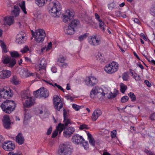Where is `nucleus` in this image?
I'll list each match as a JSON object with an SVG mask.
<instances>
[{
  "label": "nucleus",
  "mask_w": 155,
  "mask_h": 155,
  "mask_svg": "<svg viewBox=\"0 0 155 155\" xmlns=\"http://www.w3.org/2000/svg\"><path fill=\"white\" fill-rule=\"evenodd\" d=\"M11 56L12 58L9 57H4L2 58V61L3 64H9L8 66L11 68L13 67L16 64V61L14 58L19 57L20 55L15 51L11 52L10 53Z\"/></svg>",
  "instance_id": "nucleus-1"
},
{
  "label": "nucleus",
  "mask_w": 155,
  "mask_h": 155,
  "mask_svg": "<svg viewBox=\"0 0 155 155\" xmlns=\"http://www.w3.org/2000/svg\"><path fill=\"white\" fill-rule=\"evenodd\" d=\"M16 104L13 101L6 100L1 105L3 111L6 113L10 114L15 109Z\"/></svg>",
  "instance_id": "nucleus-2"
},
{
  "label": "nucleus",
  "mask_w": 155,
  "mask_h": 155,
  "mask_svg": "<svg viewBox=\"0 0 155 155\" xmlns=\"http://www.w3.org/2000/svg\"><path fill=\"white\" fill-rule=\"evenodd\" d=\"M72 150V147L69 144H63L59 146L58 153V155H71Z\"/></svg>",
  "instance_id": "nucleus-3"
},
{
  "label": "nucleus",
  "mask_w": 155,
  "mask_h": 155,
  "mask_svg": "<svg viewBox=\"0 0 155 155\" xmlns=\"http://www.w3.org/2000/svg\"><path fill=\"white\" fill-rule=\"evenodd\" d=\"M32 35L35 37V39L36 41L38 43L42 42L44 41V39L46 36V34L45 31L41 29H39L36 30L35 32H34L33 31Z\"/></svg>",
  "instance_id": "nucleus-4"
},
{
  "label": "nucleus",
  "mask_w": 155,
  "mask_h": 155,
  "mask_svg": "<svg viewBox=\"0 0 155 155\" xmlns=\"http://www.w3.org/2000/svg\"><path fill=\"white\" fill-rule=\"evenodd\" d=\"M34 95L35 97L40 98L41 97L45 98L47 97L49 95L48 91L44 87H41L34 92Z\"/></svg>",
  "instance_id": "nucleus-5"
},
{
  "label": "nucleus",
  "mask_w": 155,
  "mask_h": 155,
  "mask_svg": "<svg viewBox=\"0 0 155 155\" xmlns=\"http://www.w3.org/2000/svg\"><path fill=\"white\" fill-rule=\"evenodd\" d=\"M118 68V66L117 63L113 61L111 63L106 66L104 68V70L107 73L112 74L117 71Z\"/></svg>",
  "instance_id": "nucleus-6"
},
{
  "label": "nucleus",
  "mask_w": 155,
  "mask_h": 155,
  "mask_svg": "<svg viewBox=\"0 0 155 155\" xmlns=\"http://www.w3.org/2000/svg\"><path fill=\"white\" fill-rule=\"evenodd\" d=\"M50 5H51L52 7L49 10V12L53 13L56 16H58L59 15V13H61L60 11H61V7L60 3L58 2H56L51 3Z\"/></svg>",
  "instance_id": "nucleus-7"
},
{
  "label": "nucleus",
  "mask_w": 155,
  "mask_h": 155,
  "mask_svg": "<svg viewBox=\"0 0 155 155\" xmlns=\"http://www.w3.org/2000/svg\"><path fill=\"white\" fill-rule=\"evenodd\" d=\"M19 74L22 78H25L30 76H36V73H31L28 70L25 68H20L18 70Z\"/></svg>",
  "instance_id": "nucleus-8"
},
{
  "label": "nucleus",
  "mask_w": 155,
  "mask_h": 155,
  "mask_svg": "<svg viewBox=\"0 0 155 155\" xmlns=\"http://www.w3.org/2000/svg\"><path fill=\"white\" fill-rule=\"evenodd\" d=\"M88 42L93 46H96L100 45L101 42V38L97 35H93L89 39Z\"/></svg>",
  "instance_id": "nucleus-9"
},
{
  "label": "nucleus",
  "mask_w": 155,
  "mask_h": 155,
  "mask_svg": "<svg viewBox=\"0 0 155 155\" xmlns=\"http://www.w3.org/2000/svg\"><path fill=\"white\" fill-rule=\"evenodd\" d=\"M54 104V108L58 111L63 107V104L61 99L57 95H55L53 97Z\"/></svg>",
  "instance_id": "nucleus-10"
},
{
  "label": "nucleus",
  "mask_w": 155,
  "mask_h": 155,
  "mask_svg": "<svg viewBox=\"0 0 155 155\" xmlns=\"http://www.w3.org/2000/svg\"><path fill=\"white\" fill-rule=\"evenodd\" d=\"M2 147L5 150L11 151L13 150L15 148V146L14 143L11 141H7L4 142V144H2Z\"/></svg>",
  "instance_id": "nucleus-11"
},
{
  "label": "nucleus",
  "mask_w": 155,
  "mask_h": 155,
  "mask_svg": "<svg viewBox=\"0 0 155 155\" xmlns=\"http://www.w3.org/2000/svg\"><path fill=\"white\" fill-rule=\"evenodd\" d=\"M64 135L65 137L69 138L73 134L75 131V129L74 127H64L63 129Z\"/></svg>",
  "instance_id": "nucleus-12"
},
{
  "label": "nucleus",
  "mask_w": 155,
  "mask_h": 155,
  "mask_svg": "<svg viewBox=\"0 0 155 155\" xmlns=\"http://www.w3.org/2000/svg\"><path fill=\"white\" fill-rule=\"evenodd\" d=\"M0 94L1 99H8L12 96V94L8 91L4 89L0 88Z\"/></svg>",
  "instance_id": "nucleus-13"
},
{
  "label": "nucleus",
  "mask_w": 155,
  "mask_h": 155,
  "mask_svg": "<svg viewBox=\"0 0 155 155\" xmlns=\"http://www.w3.org/2000/svg\"><path fill=\"white\" fill-rule=\"evenodd\" d=\"M64 124L60 123L57 127V130H61V132H61L63 130L65 127L67 126L68 125H71V122L70 120L68 119V117L65 119L64 118Z\"/></svg>",
  "instance_id": "nucleus-14"
},
{
  "label": "nucleus",
  "mask_w": 155,
  "mask_h": 155,
  "mask_svg": "<svg viewBox=\"0 0 155 155\" xmlns=\"http://www.w3.org/2000/svg\"><path fill=\"white\" fill-rule=\"evenodd\" d=\"M2 121L3 125L5 128L9 129L11 128V120L9 116L5 115L3 117Z\"/></svg>",
  "instance_id": "nucleus-15"
},
{
  "label": "nucleus",
  "mask_w": 155,
  "mask_h": 155,
  "mask_svg": "<svg viewBox=\"0 0 155 155\" xmlns=\"http://www.w3.org/2000/svg\"><path fill=\"white\" fill-rule=\"evenodd\" d=\"M84 139L83 137L78 134H74L72 136V141L77 144H81V143L84 140Z\"/></svg>",
  "instance_id": "nucleus-16"
},
{
  "label": "nucleus",
  "mask_w": 155,
  "mask_h": 155,
  "mask_svg": "<svg viewBox=\"0 0 155 155\" xmlns=\"http://www.w3.org/2000/svg\"><path fill=\"white\" fill-rule=\"evenodd\" d=\"M73 13L68 10L63 16V21L65 23H68L73 18Z\"/></svg>",
  "instance_id": "nucleus-17"
},
{
  "label": "nucleus",
  "mask_w": 155,
  "mask_h": 155,
  "mask_svg": "<svg viewBox=\"0 0 155 155\" xmlns=\"http://www.w3.org/2000/svg\"><path fill=\"white\" fill-rule=\"evenodd\" d=\"M97 83V79L93 77H88L86 81V84L88 86H93Z\"/></svg>",
  "instance_id": "nucleus-18"
},
{
  "label": "nucleus",
  "mask_w": 155,
  "mask_h": 155,
  "mask_svg": "<svg viewBox=\"0 0 155 155\" xmlns=\"http://www.w3.org/2000/svg\"><path fill=\"white\" fill-rule=\"evenodd\" d=\"M102 111L99 109H97L93 112L91 117L92 120L93 121H95L101 115Z\"/></svg>",
  "instance_id": "nucleus-19"
},
{
  "label": "nucleus",
  "mask_w": 155,
  "mask_h": 155,
  "mask_svg": "<svg viewBox=\"0 0 155 155\" xmlns=\"http://www.w3.org/2000/svg\"><path fill=\"white\" fill-rule=\"evenodd\" d=\"M11 74V72L10 71L4 70L0 71V78H8L10 76Z\"/></svg>",
  "instance_id": "nucleus-20"
},
{
  "label": "nucleus",
  "mask_w": 155,
  "mask_h": 155,
  "mask_svg": "<svg viewBox=\"0 0 155 155\" xmlns=\"http://www.w3.org/2000/svg\"><path fill=\"white\" fill-rule=\"evenodd\" d=\"M14 17L13 16L6 17L4 19V24L5 25L10 26L14 22Z\"/></svg>",
  "instance_id": "nucleus-21"
},
{
  "label": "nucleus",
  "mask_w": 155,
  "mask_h": 155,
  "mask_svg": "<svg viewBox=\"0 0 155 155\" xmlns=\"http://www.w3.org/2000/svg\"><path fill=\"white\" fill-rule=\"evenodd\" d=\"M25 41V36L23 33L18 34L17 35L16 37V43L19 44H21L24 43Z\"/></svg>",
  "instance_id": "nucleus-22"
},
{
  "label": "nucleus",
  "mask_w": 155,
  "mask_h": 155,
  "mask_svg": "<svg viewBox=\"0 0 155 155\" xmlns=\"http://www.w3.org/2000/svg\"><path fill=\"white\" fill-rule=\"evenodd\" d=\"M102 91V92L98 91L96 90L92 89L90 92V97L92 98H94L95 95L97 94L100 93L101 94V95L103 97L104 96L106 93L104 92L103 91L102 89H101Z\"/></svg>",
  "instance_id": "nucleus-23"
},
{
  "label": "nucleus",
  "mask_w": 155,
  "mask_h": 155,
  "mask_svg": "<svg viewBox=\"0 0 155 155\" xmlns=\"http://www.w3.org/2000/svg\"><path fill=\"white\" fill-rule=\"evenodd\" d=\"M16 141L19 145H21L24 143L25 139L22 134L19 133L16 137Z\"/></svg>",
  "instance_id": "nucleus-24"
},
{
  "label": "nucleus",
  "mask_w": 155,
  "mask_h": 155,
  "mask_svg": "<svg viewBox=\"0 0 155 155\" xmlns=\"http://www.w3.org/2000/svg\"><path fill=\"white\" fill-rule=\"evenodd\" d=\"M33 104V100L31 97L28 98L25 100V102L23 104L26 107H28L32 106Z\"/></svg>",
  "instance_id": "nucleus-25"
},
{
  "label": "nucleus",
  "mask_w": 155,
  "mask_h": 155,
  "mask_svg": "<svg viewBox=\"0 0 155 155\" xmlns=\"http://www.w3.org/2000/svg\"><path fill=\"white\" fill-rule=\"evenodd\" d=\"M80 22L77 19L72 20L69 24V27H72L75 29L77 26L79 25Z\"/></svg>",
  "instance_id": "nucleus-26"
},
{
  "label": "nucleus",
  "mask_w": 155,
  "mask_h": 155,
  "mask_svg": "<svg viewBox=\"0 0 155 155\" xmlns=\"http://www.w3.org/2000/svg\"><path fill=\"white\" fill-rule=\"evenodd\" d=\"M65 33L68 35L73 34L75 32V30L74 28L71 27L70 28L69 25L67 28L64 30Z\"/></svg>",
  "instance_id": "nucleus-27"
},
{
  "label": "nucleus",
  "mask_w": 155,
  "mask_h": 155,
  "mask_svg": "<svg viewBox=\"0 0 155 155\" xmlns=\"http://www.w3.org/2000/svg\"><path fill=\"white\" fill-rule=\"evenodd\" d=\"M87 135L89 143L92 146H94L95 145V141L92 137V135L89 132H88Z\"/></svg>",
  "instance_id": "nucleus-28"
},
{
  "label": "nucleus",
  "mask_w": 155,
  "mask_h": 155,
  "mask_svg": "<svg viewBox=\"0 0 155 155\" xmlns=\"http://www.w3.org/2000/svg\"><path fill=\"white\" fill-rule=\"evenodd\" d=\"M47 0H35V3L39 7L44 6L47 3Z\"/></svg>",
  "instance_id": "nucleus-29"
},
{
  "label": "nucleus",
  "mask_w": 155,
  "mask_h": 155,
  "mask_svg": "<svg viewBox=\"0 0 155 155\" xmlns=\"http://www.w3.org/2000/svg\"><path fill=\"white\" fill-rule=\"evenodd\" d=\"M21 98L22 101L24 100L27 99L30 97H29V94L26 91H23L21 93Z\"/></svg>",
  "instance_id": "nucleus-30"
},
{
  "label": "nucleus",
  "mask_w": 155,
  "mask_h": 155,
  "mask_svg": "<svg viewBox=\"0 0 155 155\" xmlns=\"http://www.w3.org/2000/svg\"><path fill=\"white\" fill-rule=\"evenodd\" d=\"M39 67L42 69H45L46 67V62L45 59L42 58L40 61L39 64Z\"/></svg>",
  "instance_id": "nucleus-31"
},
{
  "label": "nucleus",
  "mask_w": 155,
  "mask_h": 155,
  "mask_svg": "<svg viewBox=\"0 0 155 155\" xmlns=\"http://www.w3.org/2000/svg\"><path fill=\"white\" fill-rule=\"evenodd\" d=\"M11 82L15 85H17L18 84V80L17 77L15 76H13L11 78Z\"/></svg>",
  "instance_id": "nucleus-32"
},
{
  "label": "nucleus",
  "mask_w": 155,
  "mask_h": 155,
  "mask_svg": "<svg viewBox=\"0 0 155 155\" xmlns=\"http://www.w3.org/2000/svg\"><path fill=\"white\" fill-rule=\"evenodd\" d=\"M19 6L24 13L25 14H27L25 6V1H22L21 3H20Z\"/></svg>",
  "instance_id": "nucleus-33"
},
{
  "label": "nucleus",
  "mask_w": 155,
  "mask_h": 155,
  "mask_svg": "<svg viewBox=\"0 0 155 155\" xmlns=\"http://www.w3.org/2000/svg\"><path fill=\"white\" fill-rule=\"evenodd\" d=\"M99 26L100 28L101 29L102 31H104L105 30V27L106 26L104 22L101 20L99 21Z\"/></svg>",
  "instance_id": "nucleus-34"
},
{
  "label": "nucleus",
  "mask_w": 155,
  "mask_h": 155,
  "mask_svg": "<svg viewBox=\"0 0 155 155\" xmlns=\"http://www.w3.org/2000/svg\"><path fill=\"white\" fill-rule=\"evenodd\" d=\"M0 43L1 44V46L3 50L5 53H6L7 52V51L6 47V45H5V43L3 41H1L0 42Z\"/></svg>",
  "instance_id": "nucleus-35"
},
{
  "label": "nucleus",
  "mask_w": 155,
  "mask_h": 155,
  "mask_svg": "<svg viewBox=\"0 0 155 155\" xmlns=\"http://www.w3.org/2000/svg\"><path fill=\"white\" fill-rule=\"evenodd\" d=\"M128 96L131 99L132 101L134 102L136 101V98L133 92H130L128 94Z\"/></svg>",
  "instance_id": "nucleus-36"
},
{
  "label": "nucleus",
  "mask_w": 155,
  "mask_h": 155,
  "mask_svg": "<svg viewBox=\"0 0 155 155\" xmlns=\"http://www.w3.org/2000/svg\"><path fill=\"white\" fill-rule=\"evenodd\" d=\"M81 144L83 145V146L86 150H87L89 147L87 141H85L84 139L82 143H81Z\"/></svg>",
  "instance_id": "nucleus-37"
},
{
  "label": "nucleus",
  "mask_w": 155,
  "mask_h": 155,
  "mask_svg": "<svg viewBox=\"0 0 155 155\" xmlns=\"http://www.w3.org/2000/svg\"><path fill=\"white\" fill-rule=\"evenodd\" d=\"M120 91L122 93H124L127 89V87L126 85L123 84H121L120 86Z\"/></svg>",
  "instance_id": "nucleus-38"
},
{
  "label": "nucleus",
  "mask_w": 155,
  "mask_h": 155,
  "mask_svg": "<svg viewBox=\"0 0 155 155\" xmlns=\"http://www.w3.org/2000/svg\"><path fill=\"white\" fill-rule=\"evenodd\" d=\"M65 60V58L62 55H60L58 58L57 61L60 63H64V61Z\"/></svg>",
  "instance_id": "nucleus-39"
},
{
  "label": "nucleus",
  "mask_w": 155,
  "mask_h": 155,
  "mask_svg": "<svg viewBox=\"0 0 155 155\" xmlns=\"http://www.w3.org/2000/svg\"><path fill=\"white\" fill-rule=\"evenodd\" d=\"M87 37V34H84L83 35L80 36L78 38V40L80 41H81L84 39L86 38Z\"/></svg>",
  "instance_id": "nucleus-40"
},
{
  "label": "nucleus",
  "mask_w": 155,
  "mask_h": 155,
  "mask_svg": "<svg viewBox=\"0 0 155 155\" xmlns=\"http://www.w3.org/2000/svg\"><path fill=\"white\" fill-rule=\"evenodd\" d=\"M58 131H59V134H60L61 133V132H61L60 130H57L56 129V130L54 131L53 132L51 137L53 138H55L57 136Z\"/></svg>",
  "instance_id": "nucleus-41"
},
{
  "label": "nucleus",
  "mask_w": 155,
  "mask_h": 155,
  "mask_svg": "<svg viewBox=\"0 0 155 155\" xmlns=\"http://www.w3.org/2000/svg\"><path fill=\"white\" fill-rule=\"evenodd\" d=\"M128 97L127 96L123 97L121 99V101L123 103H124L127 102L129 99Z\"/></svg>",
  "instance_id": "nucleus-42"
},
{
  "label": "nucleus",
  "mask_w": 155,
  "mask_h": 155,
  "mask_svg": "<svg viewBox=\"0 0 155 155\" xmlns=\"http://www.w3.org/2000/svg\"><path fill=\"white\" fill-rule=\"evenodd\" d=\"M19 11L17 10H13L12 12V14L15 17H16L19 15Z\"/></svg>",
  "instance_id": "nucleus-43"
},
{
  "label": "nucleus",
  "mask_w": 155,
  "mask_h": 155,
  "mask_svg": "<svg viewBox=\"0 0 155 155\" xmlns=\"http://www.w3.org/2000/svg\"><path fill=\"white\" fill-rule=\"evenodd\" d=\"M115 6V4L111 3L108 4V7L110 10H112Z\"/></svg>",
  "instance_id": "nucleus-44"
},
{
  "label": "nucleus",
  "mask_w": 155,
  "mask_h": 155,
  "mask_svg": "<svg viewBox=\"0 0 155 155\" xmlns=\"http://www.w3.org/2000/svg\"><path fill=\"white\" fill-rule=\"evenodd\" d=\"M128 75L126 73H124L122 75V78L124 81H127L128 78Z\"/></svg>",
  "instance_id": "nucleus-45"
},
{
  "label": "nucleus",
  "mask_w": 155,
  "mask_h": 155,
  "mask_svg": "<svg viewBox=\"0 0 155 155\" xmlns=\"http://www.w3.org/2000/svg\"><path fill=\"white\" fill-rule=\"evenodd\" d=\"M31 118V116L28 113H26L25 114L24 120H27Z\"/></svg>",
  "instance_id": "nucleus-46"
},
{
  "label": "nucleus",
  "mask_w": 155,
  "mask_h": 155,
  "mask_svg": "<svg viewBox=\"0 0 155 155\" xmlns=\"http://www.w3.org/2000/svg\"><path fill=\"white\" fill-rule=\"evenodd\" d=\"M53 86L54 87H56L59 89L61 90L63 92H64V89L61 86L58 84L56 83H54Z\"/></svg>",
  "instance_id": "nucleus-47"
},
{
  "label": "nucleus",
  "mask_w": 155,
  "mask_h": 155,
  "mask_svg": "<svg viewBox=\"0 0 155 155\" xmlns=\"http://www.w3.org/2000/svg\"><path fill=\"white\" fill-rule=\"evenodd\" d=\"M72 107L76 111H78L80 109V106L75 104H73L72 105Z\"/></svg>",
  "instance_id": "nucleus-48"
},
{
  "label": "nucleus",
  "mask_w": 155,
  "mask_h": 155,
  "mask_svg": "<svg viewBox=\"0 0 155 155\" xmlns=\"http://www.w3.org/2000/svg\"><path fill=\"white\" fill-rule=\"evenodd\" d=\"M87 126L85 124H83L81 125L79 127V129L81 130H83L84 129H87L88 128L87 127Z\"/></svg>",
  "instance_id": "nucleus-49"
},
{
  "label": "nucleus",
  "mask_w": 155,
  "mask_h": 155,
  "mask_svg": "<svg viewBox=\"0 0 155 155\" xmlns=\"http://www.w3.org/2000/svg\"><path fill=\"white\" fill-rule=\"evenodd\" d=\"M29 50V48L28 46H25L23 49L21 50V52L22 53H26L27 51Z\"/></svg>",
  "instance_id": "nucleus-50"
},
{
  "label": "nucleus",
  "mask_w": 155,
  "mask_h": 155,
  "mask_svg": "<svg viewBox=\"0 0 155 155\" xmlns=\"http://www.w3.org/2000/svg\"><path fill=\"white\" fill-rule=\"evenodd\" d=\"M116 130H114L111 132V136L112 138H114L116 137Z\"/></svg>",
  "instance_id": "nucleus-51"
},
{
  "label": "nucleus",
  "mask_w": 155,
  "mask_h": 155,
  "mask_svg": "<svg viewBox=\"0 0 155 155\" xmlns=\"http://www.w3.org/2000/svg\"><path fill=\"white\" fill-rule=\"evenodd\" d=\"M4 140L5 139L2 136L0 135V146H2V144H4Z\"/></svg>",
  "instance_id": "nucleus-52"
},
{
  "label": "nucleus",
  "mask_w": 155,
  "mask_h": 155,
  "mask_svg": "<svg viewBox=\"0 0 155 155\" xmlns=\"http://www.w3.org/2000/svg\"><path fill=\"white\" fill-rule=\"evenodd\" d=\"M111 94H110V98H113L115 97L117 95V93L116 92H114L113 93L112 92L110 93Z\"/></svg>",
  "instance_id": "nucleus-53"
},
{
  "label": "nucleus",
  "mask_w": 155,
  "mask_h": 155,
  "mask_svg": "<svg viewBox=\"0 0 155 155\" xmlns=\"http://www.w3.org/2000/svg\"><path fill=\"white\" fill-rule=\"evenodd\" d=\"M144 82L148 87H151V84L148 81L145 80Z\"/></svg>",
  "instance_id": "nucleus-54"
},
{
  "label": "nucleus",
  "mask_w": 155,
  "mask_h": 155,
  "mask_svg": "<svg viewBox=\"0 0 155 155\" xmlns=\"http://www.w3.org/2000/svg\"><path fill=\"white\" fill-rule=\"evenodd\" d=\"M66 99L67 100H70L71 101H72L74 99V98L69 95H67L65 96Z\"/></svg>",
  "instance_id": "nucleus-55"
},
{
  "label": "nucleus",
  "mask_w": 155,
  "mask_h": 155,
  "mask_svg": "<svg viewBox=\"0 0 155 155\" xmlns=\"http://www.w3.org/2000/svg\"><path fill=\"white\" fill-rule=\"evenodd\" d=\"M150 119L152 120H155V113L151 114L150 117Z\"/></svg>",
  "instance_id": "nucleus-56"
},
{
  "label": "nucleus",
  "mask_w": 155,
  "mask_h": 155,
  "mask_svg": "<svg viewBox=\"0 0 155 155\" xmlns=\"http://www.w3.org/2000/svg\"><path fill=\"white\" fill-rule=\"evenodd\" d=\"M52 130V127H50L48 129L47 132V134L48 135H49L50 134Z\"/></svg>",
  "instance_id": "nucleus-57"
},
{
  "label": "nucleus",
  "mask_w": 155,
  "mask_h": 155,
  "mask_svg": "<svg viewBox=\"0 0 155 155\" xmlns=\"http://www.w3.org/2000/svg\"><path fill=\"white\" fill-rule=\"evenodd\" d=\"M67 112L66 111V110L65 109H63V117H64V118H67Z\"/></svg>",
  "instance_id": "nucleus-58"
},
{
  "label": "nucleus",
  "mask_w": 155,
  "mask_h": 155,
  "mask_svg": "<svg viewBox=\"0 0 155 155\" xmlns=\"http://www.w3.org/2000/svg\"><path fill=\"white\" fill-rule=\"evenodd\" d=\"M95 18L98 21H100L101 20L100 19V17L99 15H98V14L97 13H95Z\"/></svg>",
  "instance_id": "nucleus-59"
},
{
  "label": "nucleus",
  "mask_w": 155,
  "mask_h": 155,
  "mask_svg": "<svg viewBox=\"0 0 155 155\" xmlns=\"http://www.w3.org/2000/svg\"><path fill=\"white\" fill-rule=\"evenodd\" d=\"M135 75H136V77H135V80L137 81H140L141 79L140 76L138 75L137 74H136Z\"/></svg>",
  "instance_id": "nucleus-60"
},
{
  "label": "nucleus",
  "mask_w": 155,
  "mask_h": 155,
  "mask_svg": "<svg viewBox=\"0 0 155 155\" xmlns=\"http://www.w3.org/2000/svg\"><path fill=\"white\" fill-rule=\"evenodd\" d=\"M51 46H52V43L51 42L48 43V45L47 48V50H49L51 48Z\"/></svg>",
  "instance_id": "nucleus-61"
},
{
  "label": "nucleus",
  "mask_w": 155,
  "mask_h": 155,
  "mask_svg": "<svg viewBox=\"0 0 155 155\" xmlns=\"http://www.w3.org/2000/svg\"><path fill=\"white\" fill-rule=\"evenodd\" d=\"M25 61H26L27 62H31V61L30 58L26 57H25Z\"/></svg>",
  "instance_id": "nucleus-62"
},
{
  "label": "nucleus",
  "mask_w": 155,
  "mask_h": 155,
  "mask_svg": "<svg viewBox=\"0 0 155 155\" xmlns=\"http://www.w3.org/2000/svg\"><path fill=\"white\" fill-rule=\"evenodd\" d=\"M115 14L117 15V16H120L122 15L121 12L120 11H117L115 12Z\"/></svg>",
  "instance_id": "nucleus-63"
},
{
  "label": "nucleus",
  "mask_w": 155,
  "mask_h": 155,
  "mask_svg": "<svg viewBox=\"0 0 155 155\" xmlns=\"http://www.w3.org/2000/svg\"><path fill=\"white\" fill-rule=\"evenodd\" d=\"M14 10H17L18 11H20V8L17 5H15L14 7Z\"/></svg>",
  "instance_id": "nucleus-64"
}]
</instances>
